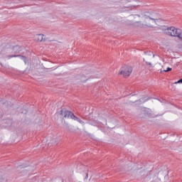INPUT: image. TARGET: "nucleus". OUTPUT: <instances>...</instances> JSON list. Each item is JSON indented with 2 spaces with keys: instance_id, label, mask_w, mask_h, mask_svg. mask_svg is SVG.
I'll return each instance as SVG.
<instances>
[{
  "instance_id": "obj_1",
  "label": "nucleus",
  "mask_w": 182,
  "mask_h": 182,
  "mask_svg": "<svg viewBox=\"0 0 182 182\" xmlns=\"http://www.w3.org/2000/svg\"><path fill=\"white\" fill-rule=\"evenodd\" d=\"M60 116H63L65 119H72L73 120H75L76 122H78V123H80V124H84L85 122L80 119V118L76 117L75 114L69 110H68L66 108H63L59 112Z\"/></svg>"
},
{
  "instance_id": "obj_2",
  "label": "nucleus",
  "mask_w": 182,
  "mask_h": 182,
  "mask_svg": "<svg viewBox=\"0 0 182 182\" xmlns=\"http://www.w3.org/2000/svg\"><path fill=\"white\" fill-rule=\"evenodd\" d=\"M165 33L168 36L178 38V39L182 41V30L180 28H176L174 26L168 27L165 29Z\"/></svg>"
},
{
  "instance_id": "obj_3",
  "label": "nucleus",
  "mask_w": 182,
  "mask_h": 182,
  "mask_svg": "<svg viewBox=\"0 0 182 182\" xmlns=\"http://www.w3.org/2000/svg\"><path fill=\"white\" fill-rule=\"evenodd\" d=\"M146 25L148 26V28H154L152 23H156V21H159L160 19V15L156 13H153L151 14V16H144ZM149 21H153L151 23H149Z\"/></svg>"
},
{
  "instance_id": "obj_4",
  "label": "nucleus",
  "mask_w": 182,
  "mask_h": 182,
  "mask_svg": "<svg viewBox=\"0 0 182 182\" xmlns=\"http://www.w3.org/2000/svg\"><path fill=\"white\" fill-rule=\"evenodd\" d=\"M133 70L132 69V67H126L124 70H122L119 73V75H123L124 77H129L130 75H132V72Z\"/></svg>"
},
{
  "instance_id": "obj_5",
  "label": "nucleus",
  "mask_w": 182,
  "mask_h": 182,
  "mask_svg": "<svg viewBox=\"0 0 182 182\" xmlns=\"http://www.w3.org/2000/svg\"><path fill=\"white\" fill-rule=\"evenodd\" d=\"M43 38H45V35L43 34H36L34 36V41H36V42H42V41H43Z\"/></svg>"
},
{
  "instance_id": "obj_6",
  "label": "nucleus",
  "mask_w": 182,
  "mask_h": 182,
  "mask_svg": "<svg viewBox=\"0 0 182 182\" xmlns=\"http://www.w3.org/2000/svg\"><path fill=\"white\" fill-rule=\"evenodd\" d=\"M10 58H20L21 60H23L24 63H26V56L25 55H11Z\"/></svg>"
},
{
  "instance_id": "obj_7",
  "label": "nucleus",
  "mask_w": 182,
  "mask_h": 182,
  "mask_svg": "<svg viewBox=\"0 0 182 182\" xmlns=\"http://www.w3.org/2000/svg\"><path fill=\"white\" fill-rule=\"evenodd\" d=\"M21 50H22V49H21L20 46H16L13 47V52H14V53H19Z\"/></svg>"
},
{
  "instance_id": "obj_8",
  "label": "nucleus",
  "mask_w": 182,
  "mask_h": 182,
  "mask_svg": "<svg viewBox=\"0 0 182 182\" xmlns=\"http://www.w3.org/2000/svg\"><path fill=\"white\" fill-rule=\"evenodd\" d=\"M171 70H172V68H170V67H168L167 68H166V70H161V73H163V72H171Z\"/></svg>"
},
{
  "instance_id": "obj_9",
  "label": "nucleus",
  "mask_w": 182,
  "mask_h": 182,
  "mask_svg": "<svg viewBox=\"0 0 182 182\" xmlns=\"http://www.w3.org/2000/svg\"><path fill=\"white\" fill-rule=\"evenodd\" d=\"M174 83H175V85H177L178 83H182V78L178 80L177 82H175Z\"/></svg>"
},
{
  "instance_id": "obj_10",
  "label": "nucleus",
  "mask_w": 182,
  "mask_h": 182,
  "mask_svg": "<svg viewBox=\"0 0 182 182\" xmlns=\"http://www.w3.org/2000/svg\"><path fill=\"white\" fill-rule=\"evenodd\" d=\"M150 99H151V97H149L148 98H146V100H144L143 101V103H146V102L150 100Z\"/></svg>"
},
{
  "instance_id": "obj_11",
  "label": "nucleus",
  "mask_w": 182,
  "mask_h": 182,
  "mask_svg": "<svg viewBox=\"0 0 182 182\" xmlns=\"http://www.w3.org/2000/svg\"><path fill=\"white\" fill-rule=\"evenodd\" d=\"M144 114H150V112H149V111H147V109H145Z\"/></svg>"
},
{
  "instance_id": "obj_12",
  "label": "nucleus",
  "mask_w": 182,
  "mask_h": 182,
  "mask_svg": "<svg viewBox=\"0 0 182 182\" xmlns=\"http://www.w3.org/2000/svg\"><path fill=\"white\" fill-rule=\"evenodd\" d=\"M85 178H86V179L89 178V173H86Z\"/></svg>"
}]
</instances>
